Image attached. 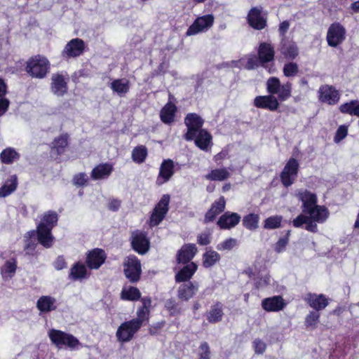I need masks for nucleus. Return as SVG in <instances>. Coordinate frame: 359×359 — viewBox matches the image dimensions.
<instances>
[{
  "label": "nucleus",
  "instance_id": "obj_1",
  "mask_svg": "<svg viewBox=\"0 0 359 359\" xmlns=\"http://www.w3.org/2000/svg\"><path fill=\"white\" fill-rule=\"evenodd\" d=\"M298 198L302 201V213L295 217L292 224L295 228H302L311 233L318 231V223L323 224L330 217V211L325 205H318L316 194L307 189L299 191Z\"/></svg>",
  "mask_w": 359,
  "mask_h": 359
},
{
  "label": "nucleus",
  "instance_id": "obj_2",
  "mask_svg": "<svg viewBox=\"0 0 359 359\" xmlns=\"http://www.w3.org/2000/svg\"><path fill=\"white\" fill-rule=\"evenodd\" d=\"M25 69L31 77L43 79L50 72V62L46 56L38 54L28 59Z\"/></svg>",
  "mask_w": 359,
  "mask_h": 359
},
{
  "label": "nucleus",
  "instance_id": "obj_3",
  "mask_svg": "<svg viewBox=\"0 0 359 359\" xmlns=\"http://www.w3.org/2000/svg\"><path fill=\"white\" fill-rule=\"evenodd\" d=\"M197 269L198 265L195 262H190L189 264H185L175 274V281L177 283H184L178 292H196L198 290V283L189 280Z\"/></svg>",
  "mask_w": 359,
  "mask_h": 359
},
{
  "label": "nucleus",
  "instance_id": "obj_4",
  "mask_svg": "<svg viewBox=\"0 0 359 359\" xmlns=\"http://www.w3.org/2000/svg\"><path fill=\"white\" fill-rule=\"evenodd\" d=\"M48 334L51 342L58 348H65L70 350H79L82 347L79 340L71 334L51 329Z\"/></svg>",
  "mask_w": 359,
  "mask_h": 359
},
{
  "label": "nucleus",
  "instance_id": "obj_5",
  "mask_svg": "<svg viewBox=\"0 0 359 359\" xmlns=\"http://www.w3.org/2000/svg\"><path fill=\"white\" fill-rule=\"evenodd\" d=\"M266 90L271 95H277L280 102H284L291 97L292 83L287 81L281 85L278 77L272 76L266 81Z\"/></svg>",
  "mask_w": 359,
  "mask_h": 359
},
{
  "label": "nucleus",
  "instance_id": "obj_6",
  "mask_svg": "<svg viewBox=\"0 0 359 359\" xmlns=\"http://www.w3.org/2000/svg\"><path fill=\"white\" fill-rule=\"evenodd\" d=\"M130 242L131 248L140 255L147 254L151 247L148 233L144 231L137 229L132 231Z\"/></svg>",
  "mask_w": 359,
  "mask_h": 359
},
{
  "label": "nucleus",
  "instance_id": "obj_7",
  "mask_svg": "<svg viewBox=\"0 0 359 359\" xmlns=\"http://www.w3.org/2000/svg\"><path fill=\"white\" fill-rule=\"evenodd\" d=\"M123 272L126 277L131 283L137 282L142 274L140 260L135 255H130L124 259L123 264Z\"/></svg>",
  "mask_w": 359,
  "mask_h": 359
},
{
  "label": "nucleus",
  "instance_id": "obj_8",
  "mask_svg": "<svg viewBox=\"0 0 359 359\" xmlns=\"http://www.w3.org/2000/svg\"><path fill=\"white\" fill-rule=\"evenodd\" d=\"M144 323L137 318L123 323L116 331L117 339L121 342L130 341Z\"/></svg>",
  "mask_w": 359,
  "mask_h": 359
},
{
  "label": "nucleus",
  "instance_id": "obj_9",
  "mask_svg": "<svg viewBox=\"0 0 359 359\" xmlns=\"http://www.w3.org/2000/svg\"><path fill=\"white\" fill-rule=\"evenodd\" d=\"M203 123L204 120L196 113L187 114L184 118L187 131L183 135L184 139L189 142L193 141L197 132L203 130Z\"/></svg>",
  "mask_w": 359,
  "mask_h": 359
},
{
  "label": "nucleus",
  "instance_id": "obj_10",
  "mask_svg": "<svg viewBox=\"0 0 359 359\" xmlns=\"http://www.w3.org/2000/svg\"><path fill=\"white\" fill-rule=\"evenodd\" d=\"M170 200V195L163 194L155 205L149 219L151 226H158L164 219L169 210Z\"/></svg>",
  "mask_w": 359,
  "mask_h": 359
},
{
  "label": "nucleus",
  "instance_id": "obj_11",
  "mask_svg": "<svg viewBox=\"0 0 359 359\" xmlns=\"http://www.w3.org/2000/svg\"><path fill=\"white\" fill-rule=\"evenodd\" d=\"M346 31L339 22L332 23L327 32L326 40L330 47H337L346 39Z\"/></svg>",
  "mask_w": 359,
  "mask_h": 359
},
{
  "label": "nucleus",
  "instance_id": "obj_12",
  "mask_svg": "<svg viewBox=\"0 0 359 359\" xmlns=\"http://www.w3.org/2000/svg\"><path fill=\"white\" fill-rule=\"evenodd\" d=\"M69 78L67 73L56 72L50 78V91L58 97H62L68 92V82Z\"/></svg>",
  "mask_w": 359,
  "mask_h": 359
},
{
  "label": "nucleus",
  "instance_id": "obj_13",
  "mask_svg": "<svg viewBox=\"0 0 359 359\" xmlns=\"http://www.w3.org/2000/svg\"><path fill=\"white\" fill-rule=\"evenodd\" d=\"M299 164L297 159L290 158L280 172V177L283 185L285 187L291 186L297 176Z\"/></svg>",
  "mask_w": 359,
  "mask_h": 359
},
{
  "label": "nucleus",
  "instance_id": "obj_14",
  "mask_svg": "<svg viewBox=\"0 0 359 359\" xmlns=\"http://www.w3.org/2000/svg\"><path fill=\"white\" fill-rule=\"evenodd\" d=\"M318 93L319 102L331 106L337 104L341 97L339 91L334 86L328 84L320 86Z\"/></svg>",
  "mask_w": 359,
  "mask_h": 359
},
{
  "label": "nucleus",
  "instance_id": "obj_15",
  "mask_svg": "<svg viewBox=\"0 0 359 359\" xmlns=\"http://www.w3.org/2000/svg\"><path fill=\"white\" fill-rule=\"evenodd\" d=\"M215 18L212 14L197 17L186 32L187 36L196 35L206 32L214 24Z\"/></svg>",
  "mask_w": 359,
  "mask_h": 359
},
{
  "label": "nucleus",
  "instance_id": "obj_16",
  "mask_svg": "<svg viewBox=\"0 0 359 359\" xmlns=\"http://www.w3.org/2000/svg\"><path fill=\"white\" fill-rule=\"evenodd\" d=\"M86 44L83 40L75 38L70 40L61 52V57L65 60L75 58L81 55L85 50Z\"/></svg>",
  "mask_w": 359,
  "mask_h": 359
},
{
  "label": "nucleus",
  "instance_id": "obj_17",
  "mask_svg": "<svg viewBox=\"0 0 359 359\" xmlns=\"http://www.w3.org/2000/svg\"><path fill=\"white\" fill-rule=\"evenodd\" d=\"M244 273L254 282L255 289L259 290L267 286L270 283L271 276L266 268L257 271L256 269L249 267Z\"/></svg>",
  "mask_w": 359,
  "mask_h": 359
},
{
  "label": "nucleus",
  "instance_id": "obj_18",
  "mask_svg": "<svg viewBox=\"0 0 359 359\" xmlns=\"http://www.w3.org/2000/svg\"><path fill=\"white\" fill-rule=\"evenodd\" d=\"M107 254L101 248H94L88 252L86 264L90 269H98L106 261Z\"/></svg>",
  "mask_w": 359,
  "mask_h": 359
},
{
  "label": "nucleus",
  "instance_id": "obj_19",
  "mask_svg": "<svg viewBox=\"0 0 359 359\" xmlns=\"http://www.w3.org/2000/svg\"><path fill=\"white\" fill-rule=\"evenodd\" d=\"M175 163L172 159H164L160 165L156 184L161 186L170 181L175 172Z\"/></svg>",
  "mask_w": 359,
  "mask_h": 359
},
{
  "label": "nucleus",
  "instance_id": "obj_20",
  "mask_svg": "<svg viewBox=\"0 0 359 359\" xmlns=\"http://www.w3.org/2000/svg\"><path fill=\"white\" fill-rule=\"evenodd\" d=\"M261 60V67L267 69V64L275 58V50L271 43L261 42L257 48V55Z\"/></svg>",
  "mask_w": 359,
  "mask_h": 359
},
{
  "label": "nucleus",
  "instance_id": "obj_21",
  "mask_svg": "<svg viewBox=\"0 0 359 359\" xmlns=\"http://www.w3.org/2000/svg\"><path fill=\"white\" fill-rule=\"evenodd\" d=\"M28 233L36 235L38 243L45 248H50L54 244L55 238L49 228L36 226V231H29Z\"/></svg>",
  "mask_w": 359,
  "mask_h": 359
},
{
  "label": "nucleus",
  "instance_id": "obj_22",
  "mask_svg": "<svg viewBox=\"0 0 359 359\" xmlns=\"http://www.w3.org/2000/svg\"><path fill=\"white\" fill-rule=\"evenodd\" d=\"M198 252L194 243H186L177 252L176 261L178 264H189Z\"/></svg>",
  "mask_w": 359,
  "mask_h": 359
},
{
  "label": "nucleus",
  "instance_id": "obj_23",
  "mask_svg": "<svg viewBox=\"0 0 359 359\" xmlns=\"http://www.w3.org/2000/svg\"><path fill=\"white\" fill-rule=\"evenodd\" d=\"M241 220V216L238 213L226 211L219 217L217 224L220 229L229 230L237 226Z\"/></svg>",
  "mask_w": 359,
  "mask_h": 359
},
{
  "label": "nucleus",
  "instance_id": "obj_24",
  "mask_svg": "<svg viewBox=\"0 0 359 359\" xmlns=\"http://www.w3.org/2000/svg\"><path fill=\"white\" fill-rule=\"evenodd\" d=\"M279 100L274 95H258L254 99V106L259 109L271 111L277 110L280 106Z\"/></svg>",
  "mask_w": 359,
  "mask_h": 359
},
{
  "label": "nucleus",
  "instance_id": "obj_25",
  "mask_svg": "<svg viewBox=\"0 0 359 359\" xmlns=\"http://www.w3.org/2000/svg\"><path fill=\"white\" fill-rule=\"evenodd\" d=\"M225 208L226 200L224 196H220L212 203L210 208L205 212L203 222L208 224L214 222L219 215L224 212Z\"/></svg>",
  "mask_w": 359,
  "mask_h": 359
},
{
  "label": "nucleus",
  "instance_id": "obj_26",
  "mask_svg": "<svg viewBox=\"0 0 359 359\" xmlns=\"http://www.w3.org/2000/svg\"><path fill=\"white\" fill-rule=\"evenodd\" d=\"M278 50L286 60H294L299 55V48L296 43L286 37L282 38Z\"/></svg>",
  "mask_w": 359,
  "mask_h": 359
},
{
  "label": "nucleus",
  "instance_id": "obj_27",
  "mask_svg": "<svg viewBox=\"0 0 359 359\" xmlns=\"http://www.w3.org/2000/svg\"><path fill=\"white\" fill-rule=\"evenodd\" d=\"M248 25L256 30H262L266 27V18L262 14V10L257 8H252L247 17Z\"/></svg>",
  "mask_w": 359,
  "mask_h": 359
},
{
  "label": "nucleus",
  "instance_id": "obj_28",
  "mask_svg": "<svg viewBox=\"0 0 359 359\" xmlns=\"http://www.w3.org/2000/svg\"><path fill=\"white\" fill-rule=\"evenodd\" d=\"M172 98L173 96L170 94L169 101L161 108L159 114L161 121L166 125H170L175 121L177 111L176 104L170 101Z\"/></svg>",
  "mask_w": 359,
  "mask_h": 359
},
{
  "label": "nucleus",
  "instance_id": "obj_29",
  "mask_svg": "<svg viewBox=\"0 0 359 359\" xmlns=\"http://www.w3.org/2000/svg\"><path fill=\"white\" fill-rule=\"evenodd\" d=\"M69 135L65 133L55 137L51 143L50 151L57 156L65 154L69 144Z\"/></svg>",
  "mask_w": 359,
  "mask_h": 359
},
{
  "label": "nucleus",
  "instance_id": "obj_30",
  "mask_svg": "<svg viewBox=\"0 0 359 359\" xmlns=\"http://www.w3.org/2000/svg\"><path fill=\"white\" fill-rule=\"evenodd\" d=\"M194 140L196 146L205 151L212 144V136L206 129L197 132Z\"/></svg>",
  "mask_w": 359,
  "mask_h": 359
},
{
  "label": "nucleus",
  "instance_id": "obj_31",
  "mask_svg": "<svg viewBox=\"0 0 359 359\" xmlns=\"http://www.w3.org/2000/svg\"><path fill=\"white\" fill-rule=\"evenodd\" d=\"M262 306L266 311L276 312L283 310L286 306V303L281 296H275L264 299Z\"/></svg>",
  "mask_w": 359,
  "mask_h": 359
},
{
  "label": "nucleus",
  "instance_id": "obj_32",
  "mask_svg": "<svg viewBox=\"0 0 359 359\" xmlns=\"http://www.w3.org/2000/svg\"><path fill=\"white\" fill-rule=\"evenodd\" d=\"M90 273L88 272L86 266L81 262H75L71 267L69 279L72 280H82L86 279L90 276Z\"/></svg>",
  "mask_w": 359,
  "mask_h": 359
},
{
  "label": "nucleus",
  "instance_id": "obj_33",
  "mask_svg": "<svg viewBox=\"0 0 359 359\" xmlns=\"http://www.w3.org/2000/svg\"><path fill=\"white\" fill-rule=\"evenodd\" d=\"M113 171V167L109 163H100L92 170L90 176L94 180H99L108 177Z\"/></svg>",
  "mask_w": 359,
  "mask_h": 359
},
{
  "label": "nucleus",
  "instance_id": "obj_34",
  "mask_svg": "<svg viewBox=\"0 0 359 359\" xmlns=\"http://www.w3.org/2000/svg\"><path fill=\"white\" fill-rule=\"evenodd\" d=\"M306 300L310 306L317 311L324 309L328 304V299L321 293H309Z\"/></svg>",
  "mask_w": 359,
  "mask_h": 359
},
{
  "label": "nucleus",
  "instance_id": "obj_35",
  "mask_svg": "<svg viewBox=\"0 0 359 359\" xmlns=\"http://www.w3.org/2000/svg\"><path fill=\"white\" fill-rule=\"evenodd\" d=\"M58 215L55 211L48 210L45 212L36 226H44L45 228L53 229L57 225L58 222Z\"/></svg>",
  "mask_w": 359,
  "mask_h": 359
},
{
  "label": "nucleus",
  "instance_id": "obj_36",
  "mask_svg": "<svg viewBox=\"0 0 359 359\" xmlns=\"http://www.w3.org/2000/svg\"><path fill=\"white\" fill-rule=\"evenodd\" d=\"M18 186V179L15 175H11L0 187V198H5L15 191Z\"/></svg>",
  "mask_w": 359,
  "mask_h": 359
},
{
  "label": "nucleus",
  "instance_id": "obj_37",
  "mask_svg": "<svg viewBox=\"0 0 359 359\" xmlns=\"http://www.w3.org/2000/svg\"><path fill=\"white\" fill-rule=\"evenodd\" d=\"M110 88L114 93L122 97L129 91L130 83L128 80L117 79L111 83Z\"/></svg>",
  "mask_w": 359,
  "mask_h": 359
},
{
  "label": "nucleus",
  "instance_id": "obj_38",
  "mask_svg": "<svg viewBox=\"0 0 359 359\" xmlns=\"http://www.w3.org/2000/svg\"><path fill=\"white\" fill-rule=\"evenodd\" d=\"M339 109L342 114L359 117V100H352L345 102L339 106Z\"/></svg>",
  "mask_w": 359,
  "mask_h": 359
},
{
  "label": "nucleus",
  "instance_id": "obj_39",
  "mask_svg": "<svg viewBox=\"0 0 359 359\" xmlns=\"http://www.w3.org/2000/svg\"><path fill=\"white\" fill-rule=\"evenodd\" d=\"M142 306L137 311V318L142 320L144 323H148L149 319L150 308L151 306V301L149 297H144L141 299Z\"/></svg>",
  "mask_w": 359,
  "mask_h": 359
},
{
  "label": "nucleus",
  "instance_id": "obj_40",
  "mask_svg": "<svg viewBox=\"0 0 359 359\" xmlns=\"http://www.w3.org/2000/svg\"><path fill=\"white\" fill-rule=\"evenodd\" d=\"M220 258V255L217 252L209 250L203 253L202 256L203 266L206 269L210 268L218 262Z\"/></svg>",
  "mask_w": 359,
  "mask_h": 359
},
{
  "label": "nucleus",
  "instance_id": "obj_41",
  "mask_svg": "<svg viewBox=\"0 0 359 359\" xmlns=\"http://www.w3.org/2000/svg\"><path fill=\"white\" fill-rule=\"evenodd\" d=\"M56 301L50 296H43L37 302V308L43 312H48L56 309Z\"/></svg>",
  "mask_w": 359,
  "mask_h": 359
},
{
  "label": "nucleus",
  "instance_id": "obj_42",
  "mask_svg": "<svg viewBox=\"0 0 359 359\" xmlns=\"http://www.w3.org/2000/svg\"><path fill=\"white\" fill-rule=\"evenodd\" d=\"M20 154L13 148L8 147L4 149L0 154V160L2 163L12 164L20 158Z\"/></svg>",
  "mask_w": 359,
  "mask_h": 359
},
{
  "label": "nucleus",
  "instance_id": "obj_43",
  "mask_svg": "<svg viewBox=\"0 0 359 359\" xmlns=\"http://www.w3.org/2000/svg\"><path fill=\"white\" fill-rule=\"evenodd\" d=\"M230 177V173L226 168L212 170L205 175V179L211 181H224Z\"/></svg>",
  "mask_w": 359,
  "mask_h": 359
},
{
  "label": "nucleus",
  "instance_id": "obj_44",
  "mask_svg": "<svg viewBox=\"0 0 359 359\" xmlns=\"http://www.w3.org/2000/svg\"><path fill=\"white\" fill-rule=\"evenodd\" d=\"M17 263L15 259L7 260L1 269V273L4 280L11 278L15 273Z\"/></svg>",
  "mask_w": 359,
  "mask_h": 359
},
{
  "label": "nucleus",
  "instance_id": "obj_45",
  "mask_svg": "<svg viewBox=\"0 0 359 359\" xmlns=\"http://www.w3.org/2000/svg\"><path fill=\"white\" fill-rule=\"evenodd\" d=\"M259 216L258 214L249 213L243 217V226L248 230L255 231L259 227Z\"/></svg>",
  "mask_w": 359,
  "mask_h": 359
},
{
  "label": "nucleus",
  "instance_id": "obj_46",
  "mask_svg": "<svg viewBox=\"0 0 359 359\" xmlns=\"http://www.w3.org/2000/svg\"><path fill=\"white\" fill-rule=\"evenodd\" d=\"M223 316L222 305L220 303L215 304L207 314V319L210 323L219 322Z\"/></svg>",
  "mask_w": 359,
  "mask_h": 359
},
{
  "label": "nucleus",
  "instance_id": "obj_47",
  "mask_svg": "<svg viewBox=\"0 0 359 359\" xmlns=\"http://www.w3.org/2000/svg\"><path fill=\"white\" fill-rule=\"evenodd\" d=\"M148 155V151L145 146L138 145L132 151V159L137 163H142L144 162Z\"/></svg>",
  "mask_w": 359,
  "mask_h": 359
},
{
  "label": "nucleus",
  "instance_id": "obj_48",
  "mask_svg": "<svg viewBox=\"0 0 359 359\" xmlns=\"http://www.w3.org/2000/svg\"><path fill=\"white\" fill-rule=\"evenodd\" d=\"M282 221L281 215L270 216L264 221L263 228L265 229H278L281 226Z\"/></svg>",
  "mask_w": 359,
  "mask_h": 359
},
{
  "label": "nucleus",
  "instance_id": "obj_49",
  "mask_svg": "<svg viewBox=\"0 0 359 359\" xmlns=\"http://www.w3.org/2000/svg\"><path fill=\"white\" fill-rule=\"evenodd\" d=\"M320 313L318 311H311L306 317L304 325L306 328L315 329L319 322Z\"/></svg>",
  "mask_w": 359,
  "mask_h": 359
},
{
  "label": "nucleus",
  "instance_id": "obj_50",
  "mask_svg": "<svg viewBox=\"0 0 359 359\" xmlns=\"http://www.w3.org/2000/svg\"><path fill=\"white\" fill-rule=\"evenodd\" d=\"M283 72L286 77H293L299 72V67L297 63L293 62L285 63L283 68Z\"/></svg>",
  "mask_w": 359,
  "mask_h": 359
},
{
  "label": "nucleus",
  "instance_id": "obj_51",
  "mask_svg": "<svg viewBox=\"0 0 359 359\" xmlns=\"http://www.w3.org/2000/svg\"><path fill=\"white\" fill-rule=\"evenodd\" d=\"M290 230H287L285 235L282 237V238H280L278 239V241L275 244V251L278 253H280V252H283L285 248H286V246L287 245L288 243H289V238H290Z\"/></svg>",
  "mask_w": 359,
  "mask_h": 359
},
{
  "label": "nucleus",
  "instance_id": "obj_52",
  "mask_svg": "<svg viewBox=\"0 0 359 359\" xmlns=\"http://www.w3.org/2000/svg\"><path fill=\"white\" fill-rule=\"evenodd\" d=\"M29 235V238L26 241V245L24 247V250L26 252L27 255H36L38 252L36 251V248L38 247V243L35 241L32 240V237L33 235L31 233H28Z\"/></svg>",
  "mask_w": 359,
  "mask_h": 359
},
{
  "label": "nucleus",
  "instance_id": "obj_53",
  "mask_svg": "<svg viewBox=\"0 0 359 359\" xmlns=\"http://www.w3.org/2000/svg\"><path fill=\"white\" fill-rule=\"evenodd\" d=\"M236 245V240L232 238H227L217 245L219 250H231Z\"/></svg>",
  "mask_w": 359,
  "mask_h": 359
},
{
  "label": "nucleus",
  "instance_id": "obj_54",
  "mask_svg": "<svg viewBox=\"0 0 359 359\" xmlns=\"http://www.w3.org/2000/svg\"><path fill=\"white\" fill-rule=\"evenodd\" d=\"M88 177L84 172L76 174L73 177L74 184L78 187L86 186L88 183Z\"/></svg>",
  "mask_w": 359,
  "mask_h": 359
},
{
  "label": "nucleus",
  "instance_id": "obj_55",
  "mask_svg": "<svg viewBox=\"0 0 359 359\" xmlns=\"http://www.w3.org/2000/svg\"><path fill=\"white\" fill-rule=\"evenodd\" d=\"M259 66H261V60L257 55H253L248 57L245 64V69L251 70Z\"/></svg>",
  "mask_w": 359,
  "mask_h": 359
},
{
  "label": "nucleus",
  "instance_id": "obj_56",
  "mask_svg": "<svg viewBox=\"0 0 359 359\" xmlns=\"http://www.w3.org/2000/svg\"><path fill=\"white\" fill-rule=\"evenodd\" d=\"M348 134V128L346 126H340L335 133L334 140L335 142H339L344 139Z\"/></svg>",
  "mask_w": 359,
  "mask_h": 359
},
{
  "label": "nucleus",
  "instance_id": "obj_57",
  "mask_svg": "<svg viewBox=\"0 0 359 359\" xmlns=\"http://www.w3.org/2000/svg\"><path fill=\"white\" fill-rule=\"evenodd\" d=\"M211 243V235L210 233L203 232L197 236V243L199 245H208Z\"/></svg>",
  "mask_w": 359,
  "mask_h": 359
},
{
  "label": "nucleus",
  "instance_id": "obj_58",
  "mask_svg": "<svg viewBox=\"0 0 359 359\" xmlns=\"http://www.w3.org/2000/svg\"><path fill=\"white\" fill-rule=\"evenodd\" d=\"M201 353L199 359H210V348L207 342H203L200 346Z\"/></svg>",
  "mask_w": 359,
  "mask_h": 359
},
{
  "label": "nucleus",
  "instance_id": "obj_59",
  "mask_svg": "<svg viewBox=\"0 0 359 359\" xmlns=\"http://www.w3.org/2000/svg\"><path fill=\"white\" fill-rule=\"evenodd\" d=\"M253 346L255 348V351L257 354H262L264 352L266 348L265 343L260 339H255L253 341Z\"/></svg>",
  "mask_w": 359,
  "mask_h": 359
},
{
  "label": "nucleus",
  "instance_id": "obj_60",
  "mask_svg": "<svg viewBox=\"0 0 359 359\" xmlns=\"http://www.w3.org/2000/svg\"><path fill=\"white\" fill-rule=\"evenodd\" d=\"M53 266L57 270L65 269L67 267V262L65 257L62 255L58 256L55 260Z\"/></svg>",
  "mask_w": 359,
  "mask_h": 359
},
{
  "label": "nucleus",
  "instance_id": "obj_61",
  "mask_svg": "<svg viewBox=\"0 0 359 359\" xmlns=\"http://www.w3.org/2000/svg\"><path fill=\"white\" fill-rule=\"evenodd\" d=\"M141 293H121V299L124 301H137L140 299Z\"/></svg>",
  "mask_w": 359,
  "mask_h": 359
},
{
  "label": "nucleus",
  "instance_id": "obj_62",
  "mask_svg": "<svg viewBox=\"0 0 359 359\" xmlns=\"http://www.w3.org/2000/svg\"><path fill=\"white\" fill-rule=\"evenodd\" d=\"M10 102L4 97L0 98V116H3L8 109Z\"/></svg>",
  "mask_w": 359,
  "mask_h": 359
},
{
  "label": "nucleus",
  "instance_id": "obj_63",
  "mask_svg": "<svg viewBox=\"0 0 359 359\" xmlns=\"http://www.w3.org/2000/svg\"><path fill=\"white\" fill-rule=\"evenodd\" d=\"M166 309L170 311L171 315H175L179 313V310L177 309V305L172 300H168L165 303Z\"/></svg>",
  "mask_w": 359,
  "mask_h": 359
},
{
  "label": "nucleus",
  "instance_id": "obj_64",
  "mask_svg": "<svg viewBox=\"0 0 359 359\" xmlns=\"http://www.w3.org/2000/svg\"><path fill=\"white\" fill-rule=\"evenodd\" d=\"M290 27V22L287 20H284L279 25L278 32L283 37H285V35L288 31Z\"/></svg>",
  "mask_w": 359,
  "mask_h": 359
}]
</instances>
